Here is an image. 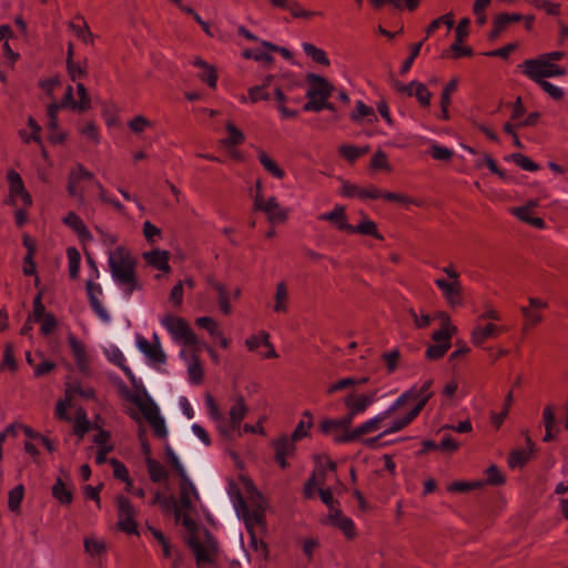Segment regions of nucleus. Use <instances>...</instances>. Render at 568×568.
Returning a JSON list of instances; mask_svg holds the SVG:
<instances>
[{
  "instance_id": "44",
  "label": "nucleus",
  "mask_w": 568,
  "mask_h": 568,
  "mask_svg": "<svg viewBox=\"0 0 568 568\" xmlns=\"http://www.w3.org/2000/svg\"><path fill=\"white\" fill-rule=\"evenodd\" d=\"M179 489H180V498H179L180 508H182L184 510L191 509L192 508L191 495H194L195 497H197V490H196L194 484L190 483L187 486L179 485Z\"/></svg>"
},
{
  "instance_id": "32",
  "label": "nucleus",
  "mask_w": 568,
  "mask_h": 568,
  "mask_svg": "<svg viewBox=\"0 0 568 568\" xmlns=\"http://www.w3.org/2000/svg\"><path fill=\"white\" fill-rule=\"evenodd\" d=\"M464 42L454 41L447 50H444L440 53L442 59L452 58L454 60L464 58V57H473L474 50L468 45H463Z\"/></svg>"
},
{
  "instance_id": "3",
  "label": "nucleus",
  "mask_w": 568,
  "mask_h": 568,
  "mask_svg": "<svg viewBox=\"0 0 568 568\" xmlns=\"http://www.w3.org/2000/svg\"><path fill=\"white\" fill-rule=\"evenodd\" d=\"M518 68L521 69V72L528 79L537 78L540 80L567 74L565 67L544 60H525L523 63L518 64Z\"/></svg>"
},
{
  "instance_id": "18",
  "label": "nucleus",
  "mask_w": 568,
  "mask_h": 568,
  "mask_svg": "<svg viewBox=\"0 0 568 568\" xmlns=\"http://www.w3.org/2000/svg\"><path fill=\"white\" fill-rule=\"evenodd\" d=\"M143 258L155 270L162 271L164 273L171 272V266L169 264V251L154 248L152 251L144 252Z\"/></svg>"
},
{
  "instance_id": "54",
  "label": "nucleus",
  "mask_w": 568,
  "mask_h": 568,
  "mask_svg": "<svg viewBox=\"0 0 568 568\" xmlns=\"http://www.w3.org/2000/svg\"><path fill=\"white\" fill-rule=\"evenodd\" d=\"M452 347V344L447 343H436L433 345H429L426 349L425 356L429 361H438L443 358L448 349Z\"/></svg>"
},
{
  "instance_id": "47",
  "label": "nucleus",
  "mask_w": 568,
  "mask_h": 568,
  "mask_svg": "<svg viewBox=\"0 0 568 568\" xmlns=\"http://www.w3.org/2000/svg\"><path fill=\"white\" fill-rule=\"evenodd\" d=\"M287 296H288V293H287V287H286L285 282L277 283L276 293H275V305H274V311L276 313H281V312L285 313L287 311V305H286Z\"/></svg>"
},
{
  "instance_id": "34",
  "label": "nucleus",
  "mask_w": 568,
  "mask_h": 568,
  "mask_svg": "<svg viewBox=\"0 0 568 568\" xmlns=\"http://www.w3.org/2000/svg\"><path fill=\"white\" fill-rule=\"evenodd\" d=\"M532 458V454L526 449H513L507 458L510 469L523 468Z\"/></svg>"
},
{
  "instance_id": "52",
  "label": "nucleus",
  "mask_w": 568,
  "mask_h": 568,
  "mask_svg": "<svg viewBox=\"0 0 568 568\" xmlns=\"http://www.w3.org/2000/svg\"><path fill=\"white\" fill-rule=\"evenodd\" d=\"M530 80L537 83L550 98H552L556 101L561 100L565 95V92L560 88L556 87L555 84L548 82L545 79L539 80L535 78Z\"/></svg>"
},
{
  "instance_id": "12",
  "label": "nucleus",
  "mask_w": 568,
  "mask_h": 568,
  "mask_svg": "<svg viewBox=\"0 0 568 568\" xmlns=\"http://www.w3.org/2000/svg\"><path fill=\"white\" fill-rule=\"evenodd\" d=\"M377 390L357 394L352 392L343 398L347 409H353L357 415L364 413L374 402Z\"/></svg>"
},
{
  "instance_id": "61",
  "label": "nucleus",
  "mask_w": 568,
  "mask_h": 568,
  "mask_svg": "<svg viewBox=\"0 0 568 568\" xmlns=\"http://www.w3.org/2000/svg\"><path fill=\"white\" fill-rule=\"evenodd\" d=\"M413 95H415L422 106L427 108L430 105L433 93L424 83L417 82Z\"/></svg>"
},
{
  "instance_id": "4",
  "label": "nucleus",
  "mask_w": 568,
  "mask_h": 568,
  "mask_svg": "<svg viewBox=\"0 0 568 568\" xmlns=\"http://www.w3.org/2000/svg\"><path fill=\"white\" fill-rule=\"evenodd\" d=\"M118 517L116 527L119 530L128 534L139 536L138 523L134 519L135 509L130 499L123 495L116 497Z\"/></svg>"
},
{
  "instance_id": "2",
  "label": "nucleus",
  "mask_w": 568,
  "mask_h": 568,
  "mask_svg": "<svg viewBox=\"0 0 568 568\" xmlns=\"http://www.w3.org/2000/svg\"><path fill=\"white\" fill-rule=\"evenodd\" d=\"M142 395H133L131 402L141 410L144 418L152 426L154 435L159 438H165L168 435L164 418L160 415V409L155 402L150 397L146 389L141 387Z\"/></svg>"
},
{
  "instance_id": "48",
  "label": "nucleus",
  "mask_w": 568,
  "mask_h": 568,
  "mask_svg": "<svg viewBox=\"0 0 568 568\" xmlns=\"http://www.w3.org/2000/svg\"><path fill=\"white\" fill-rule=\"evenodd\" d=\"M457 333L456 326H442L438 331H434L432 334V339L436 343H447L452 344L453 336Z\"/></svg>"
},
{
  "instance_id": "29",
  "label": "nucleus",
  "mask_w": 568,
  "mask_h": 568,
  "mask_svg": "<svg viewBox=\"0 0 568 568\" xmlns=\"http://www.w3.org/2000/svg\"><path fill=\"white\" fill-rule=\"evenodd\" d=\"M18 369L19 364L14 357V346L11 342H8L4 344L2 359L0 361V372L17 373Z\"/></svg>"
},
{
  "instance_id": "23",
  "label": "nucleus",
  "mask_w": 568,
  "mask_h": 568,
  "mask_svg": "<svg viewBox=\"0 0 568 568\" xmlns=\"http://www.w3.org/2000/svg\"><path fill=\"white\" fill-rule=\"evenodd\" d=\"M211 287L217 293V302L223 314L229 315L232 312L230 295L223 283L216 282L213 277L207 278Z\"/></svg>"
},
{
  "instance_id": "62",
  "label": "nucleus",
  "mask_w": 568,
  "mask_h": 568,
  "mask_svg": "<svg viewBox=\"0 0 568 568\" xmlns=\"http://www.w3.org/2000/svg\"><path fill=\"white\" fill-rule=\"evenodd\" d=\"M491 0H475L473 12L476 16L478 26H484L487 22L486 9L490 6Z\"/></svg>"
},
{
  "instance_id": "27",
  "label": "nucleus",
  "mask_w": 568,
  "mask_h": 568,
  "mask_svg": "<svg viewBox=\"0 0 568 568\" xmlns=\"http://www.w3.org/2000/svg\"><path fill=\"white\" fill-rule=\"evenodd\" d=\"M105 354L110 362L119 366L125 376L131 381V383H135V376L130 369L129 366L125 365V358L121 349L116 346H112L110 349L105 351Z\"/></svg>"
},
{
  "instance_id": "40",
  "label": "nucleus",
  "mask_w": 568,
  "mask_h": 568,
  "mask_svg": "<svg viewBox=\"0 0 568 568\" xmlns=\"http://www.w3.org/2000/svg\"><path fill=\"white\" fill-rule=\"evenodd\" d=\"M274 99L277 102V109L283 118L291 119L298 115L297 110L286 108L285 103L287 102V97L280 87H276L274 90Z\"/></svg>"
},
{
  "instance_id": "63",
  "label": "nucleus",
  "mask_w": 568,
  "mask_h": 568,
  "mask_svg": "<svg viewBox=\"0 0 568 568\" xmlns=\"http://www.w3.org/2000/svg\"><path fill=\"white\" fill-rule=\"evenodd\" d=\"M69 28L74 31V33L77 34V37L79 39H81L84 43H93V40H94V36L93 33L91 32L88 23L85 21H83V26L80 27V26H77L74 24L73 22H69Z\"/></svg>"
},
{
  "instance_id": "50",
  "label": "nucleus",
  "mask_w": 568,
  "mask_h": 568,
  "mask_svg": "<svg viewBox=\"0 0 568 568\" xmlns=\"http://www.w3.org/2000/svg\"><path fill=\"white\" fill-rule=\"evenodd\" d=\"M322 110L336 111L335 105L328 101V98L318 99V101H307L303 105L305 112H321Z\"/></svg>"
},
{
  "instance_id": "24",
  "label": "nucleus",
  "mask_w": 568,
  "mask_h": 568,
  "mask_svg": "<svg viewBox=\"0 0 568 568\" xmlns=\"http://www.w3.org/2000/svg\"><path fill=\"white\" fill-rule=\"evenodd\" d=\"M365 118L367 119V123L377 121L374 109L359 100L356 102L355 110L349 114V119L352 122L361 124Z\"/></svg>"
},
{
  "instance_id": "13",
  "label": "nucleus",
  "mask_w": 568,
  "mask_h": 568,
  "mask_svg": "<svg viewBox=\"0 0 568 568\" xmlns=\"http://www.w3.org/2000/svg\"><path fill=\"white\" fill-rule=\"evenodd\" d=\"M435 284L439 290H442L445 298L452 307L463 305V286L459 281L448 282L445 278H437L435 280Z\"/></svg>"
},
{
  "instance_id": "5",
  "label": "nucleus",
  "mask_w": 568,
  "mask_h": 568,
  "mask_svg": "<svg viewBox=\"0 0 568 568\" xmlns=\"http://www.w3.org/2000/svg\"><path fill=\"white\" fill-rule=\"evenodd\" d=\"M162 323L175 339H183L185 345L194 346L199 343L196 334L183 317L166 315Z\"/></svg>"
},
{
  "instance_id": "16",
  "label": "nucleus",
  "mask_w": 568,
  "mask_h": 568,
  "mask_svg": "<svg viewBox=\"0 0 568 568\" xmlns=\"http://www.w3.org/2000/svg\"><path fill=\"white\" fill-rule=\"evenodd\" d=\"M68 343L74 356L78 369L87 374L89 372V361L84 344L79 341L72 333L68 335Z\"/></svg>"
},
{
  "instance_id": "20",
  "label": "nucleus",
  "mask_w": 568,
  "mask_h": 568,
  "mask_svg": "<svg viewBox=\"0 0 568 568\" xmlns=\"http://www.w3.org/2000/svg\"><path fill=\"white\" fill-rule=\"evenodd\" d=\"M342 189L341 194L345 197H358L361 200H377L378 194L375 190H372V186L368 189H361L356 184H352L346 180H342Z\"/></svg>"
},
{
  "instance_id": "30",
  "label": "nucleus",
  "mask_w": 568,
  "mask_h": 568,
  "mask_svg": "<svg viewBox=\"0 0 568 568\" xmlns=\"http://www.w3.org/2000/svg\"><path fill=\"white\" fill-rule=\"evenodd\" d=\"M7 181L9 184V196L11 197V200L7 201V203L14 205L16 201L13 199L17 197V193L24 191L26 186L21 175L14 170L8 171Z\"/></svg>"
},
{
  "instance_id": "25",
  "label": "nucleus",
  "mask_w": 568,
  "mask_h": 568,
  "mask_svg": "<svg viewBox=\"0 0 568 568\" xmlns=\"http://www.w3.org/2000/svg\"><path fill=\"white\" fill-rule=\"evenodd\" d=\"M52 497L61 505L69 506L73 500V491L65 486L61 477H58L51 488Z\"/></svg>"
},
{
  "instance_id": "43",
  "label": "nucleus",
  "mask_w": 568,
  "mask_h": 568,
  "mask_svg": "<svg viewBox=\"0 0 568 568\" xmlns=\"http://www.w3.org/2000/svg\"><path fill=\"white\" fill-rule=\"evenodd\" d=\"M506 161H513L516 165L525 171L535 172L540 169L539 164L523 153H511L505 158Z\"/></svg>"
},
{
  "instance_id": "36",
  "label": "nucleus",
  "mask_w": 568,
  "mask_h": 568,
  "mask_svg": "<svg viewBox=\"0 0 568 568\" xmlns=\"http://www.w3.org/2000/svg\"><path fill=\"white\" fill-rule=\"evenodd\" d=\"M257 159L263 168L271 173L273 176L277 179H283L285 176V172L282 168L277 165V163L268 156V154L262 150H257Z\"/></svg>"
},
{
  "instance_id": "26",
  "label": "nucleus",
  "mask_w": 568,
  "mask_h": 568,
  "mask_svg": "<svg viewBox=\"0 0 568 568\" xmlns=\"http://www.w3.org/2000/svg\"><path fill=\"white\" fill-rule=\"evenodd\" d=\"M93 287L94 283L91 280L88 281L85 288L90 306L102 322L109 323L111 321V316L108 313V311L103 307L99 298L94 295Z\"/></svg>"
},
{
  "instance_id": "64",
  "label": "nucleus",
  "mask_w": 568,
  "mask_h": 568,
  "mask_svg": "<svg viewBox=\"0 0 568 568\" xmlns=\"http://www.w3.org/2000/svg\"><path fill=\"white\" fill-rule=\"evenodd\" d=\"M84 550L91 557L100 556L106 551V545L104 541L85 538L84 539Z\"/></svg>"
},
{
  "instance_id": "53",
  "label": "nucleus",
  "mask_w": 568,
  "mask_h": 568,
  "mask_svg": "<svg viewBox=\"0 0 568 568\" xmlns=\"http://www.w3.org/2000/svg\"><path fill=\"white\" fill-rule=\"evenodd\" d=\"M280 209V204L275 196H271L267 201H264L263 195L254 197V211H262L264 213H271V211Z\"/></svg>"
},
{
  "instance_id": "31",
  "label": "nucleus",
  "mask_w": 568,
  "mask_h": 568,
  "mask_svg": "<svg viewBox=\"0 0 568 568\" xmlns=\"http://www.w3.org/2000/svg\"><path fill=\"white\" fill-rule=\"evenodd\" d=\"M225 129L227 131V138L223 139L221 142L226 149L244 143L245 134L236 128L232 121L226 122Z\"/></svg>"
},
{
  "instance_id": "41",
  "label": "nucleus",
  "mask_w": 568,
  "mask_h": 568,
  "mask_svg": "<svg viewBox=\"0 0 568 568\" xmlns=\"http://www.w3.org/2000/svg\"><path fill=\"white\" fill-rule=\"evenodd\" d=\"M24 497V486L22 484L13 487L8 494V508L12 513H19Z\"/></svg>"
},
{
  "instance_id": "19",
  "label": "nucleus",
  "mask_w": 568,
  "mask_h": 568,
  "mask_svg": "<svg viewBox=\"0 0 568 568\" xmlns=\"http://www.w3.org/2000/svg\"><path fill=\"white\" fill-rule=\"evenodd\" d=\"M362 221L357 225H351L348 234H362L372 236L378 241H384V235L378 231L374 221L369 220L367 215L361 211Z\"/></svg>"
},
{
  "instance_id": "45",
  "label": "nucleus",
  "mask_w": 568,
  "mask_h": 568,
  "mask_svg": "<svg viewBox=\"0 0 568 568\" xmlns=\"http://www.w3.org/2000/svg\"><path fill=\"white\" fill-rule=\"evenodd\" d=\"M67 256L69 262V276L71 280L79 277L81 255L77 247L70 246L67 248Z\"/></svg>"
},
{
  "instance_id": "8",
  "label": "nucleus",
  "mask_w": 568,
  "mask_h": 568,
  "mask_svg": "<svg viewBox=\"0 0 568 568\" xmlns=\"http://www.w3.org/2000/svg\"><path fill=\"white\" fill-rule=\"evenodd\" d=\"M305 80L310 84L305 94L308 101H318V99L329 98L335 90L333 83L323 75L310 72L305 75Z\"/></svg>"
},
{
  "instance_id": "6",
  "label": "nucleus",
  "mask_w": 568,
  "mask_h": 568,
  "mask_svg": "<svg viewBox=\"0 0 568 568\" xmlns=\"http://www.w3.org/2000/svg\"><path fill=\"white\" fill-rule=\"evenodd\" d=\"M236 515L243 519L246 530H255L256 525L265 524V507L260 501H254L251 511L244 497L240 495L236 505Z\"/></svg>"
},
{
  "instance_id": "39",
  "label": "nucleus",
  "mask_w": 568,
  "mask_h": 568,
  "mask_svg": "<svg viewBox=\"0 0 568 568\" xmlns=\"http://www.w3.org/2000/svg\"><path fill=\"white\" fill-rule=\"evenodd\" d=\"M287 11L295 19H312L314 17L323 16L321 11H311L304 9L297 0H291L287 6Z\"/></svg>"
},
{
  "instance_id": "49",
  "label": "nucleus",
  "mask_w": 568,
  "mask_h": 568,
  "mask_svg": "<svg viewBox=\"0 0 568 568\" xmlns=\"http://www.w3.org/2000/svg\"><path fill=\"white\" fill-rule=\"evenodd\" d=\"M446 24L448 30H450L454 27V14L452 12L445 13L440 16L439 18L433 20L427 29H426V38L425 40L434 33L442 24Z\"/></svg>"
},
{
  "instance_id": "17",
  "label": "nucleus",
  "mask_w": 568,
  "mask_h": 568,
  "mask_svg": "<svg viewBox=\"0 0 568 568\" xmlns=\"http://www.w3.org/2000/svg\"><path fill=\"white\" fill-rule=\"evenodd\" d=\"M318 219L322 221L331 222L332 224L335 225V227L338 231L346 232V233L349 232V229L352 225L347 222L345 206L338 205V204L335 205V207L331 212L321 214L318 216Z\"/></svg>"
},
{
  "instance_id": "42",
  "label": "nucleus",
  "mask_w": 568,
  "mask_h": 568,
  "mask_svg": "<svg viewBox=\"0 0 568 568\" xmlns=\"http://www.w3.org/2000/svg\"><path fill=\"white\" fill-rule=\"evenodd\" d=\"M65 398L68 402H71L73 394H78L84 398L93 399L95 398V390L92 387L82 388L80 382H75L74 384H67L65 387Z\"/></svg>"
},
{
  "instance_id": "60",
  "label": "nucleus",
  "mask_w": 568,
  "mask_h": 568,
  "mask_svg": "<svg viewBox=\"0 0 568 568\" xmlns=\"http://www.w3.org/2000/svg\"><path fill=\"white\" fill-rule=\"evenodd\" d=\"M423 43H424V41H419V42H417V43H413V44L410 45V53H409V55L404 60V62L402 63V67H400V69H399V73H400L402 75L406 74V73L410 70V68H412V65H413V63H414V60L417 58V55H418V54H419V52H420V49H422V47H423Z\"/></svg>"
},
{
  "instance_id": "10",
  "label": "nucleus",
  "mask_w": 568,
  "mask_h": 568,
  "mask_svg": "<svg viewBox=\"0 0 568 568\" xmlns=\"http://www.w3.org/2000/svg\"><path fill=\"white\" fill-rule=\"evenodd\" d=\"M323 524L339 529L348 540L354 539L357 535L354 521L352 518L345 516L341 509H335L334 513H329Z\"/></svg>"
},
{
  "instance_id": "7",
  "label": "nucleus",
  "mask_w": 568,
  "mask_h": 568,
  "mask_svg": "<svg viewBox=\"0 0 568 568\" xmlns=\"http://www.w3.org/2000/svg\"><path fill=\"white\" fill-rule=\"evenodd\" d=\"M388 416H384L383 413L378 414L377 416L366 420L362 425L357 426L356 428L352 429L351 432H344L343 434H336L334 436V442L336 444H346V443H353L358 440L363 435L375 432L379 429L381 424L387 418Z\"/></svg>"
},
{
  "instance_id": "51",
  "label": "nucleus",
  "mask_w": 568,
  "mask_h": 568,
  "mask_svg": "<svg viewBox=\"0 0 568 568\" xmlns=\"http://www.w3.org/2000/svg\"><path fill=\"white\" fill-rule=\"evenodd\" d=\"M28 126L31 129V135L29 138H27L26 133L20 131V136L22 138V140L26 143H29L32 140L37 144L42 145V138L40 134L42 129L33 116H29Z\"/></svg>"
},
{
  "instance_id": "1",
  "label": "nucleus",
  "mask_w": 568,
  "mask_h": 568,
  "mask_svg": "<svg viewBox=\"0 0 568 568\" xmlns=\"http://www.w3.org/2000/svg\"><path fill=\"white\" fill-rule=\"evenodd\" d=\"M109 267L114 281L123 286L126 296L142 290L136 277V261L125 246L120 245L109 254Z\"/></svg>"
},
{
  "instance_id": "57",
  "label": "nucleus",
  "mask_w": 568,
  "mask_h": 568,
  "mask_svg": "<svg viewBox=\"0 0 568 568\" xmlns=\"http://www.w3.org/2000/svg\"><path fill=\"white\" fill-rule=\"evenodd\" d=\"M242 57L246 60H254V61H257V62H264L268 65L273 64L274 63V58L273 55H271L268 52H264V51H256V50H253V49H245L243 50L242 52Z\"/></svg>"
},
{
  "instance_id": "58",
  "label": "nucleus",
  "mask_w": 568,
  "mask_h": 568,
  "mask_svg": "<svg viewBox=\"0 0 568 568\" xmlns=\"http://www.w3.org/2000/svg\"><path fill=\"white\" fill-rule=\"evenodd\" d=\"M371 169L374 171H377V170L390 171L392 170V166L387 159V154L382 149H378L374 153V155L371 160Z\"/></svg>"
},
{
  "instance_id": "28",
  "label": "nucleus",
  "mask_w": 568,
  "mask_h": 568,
  "mask_svg": "<svg viewBox=\"0 0 568 568\" xmlns=\"http://www.w3.org/2000/svg\"><path fill=\"white\" fill-rule=\"evenodd\" d=\"M148 473L152 483H162L169 479V473L165 467L152 457L145 458Z\"/></svg>"
},
{
  "instance_id": "15",
  "label": "nucleus",
  "mask_w": 568,
  "mask_h": 568,
  "mask_svg": "<svg viewBox=\"0 0 568 568\" xmlns=\"http://www.w3.org/2000/svg\"><path fill=\"white\" fill-rule=\"evenodd\" d=\"M154 338L155 343H150L144 337L139 336L136 343L138 347L150 361L163 364L166 361V355L163 352L156 335Z\"/></svg>"
},
{
  "instance_id": "37",
  "label": "nucleus",
  "mask_w": 568,
  "mask_h": 568,
  "mask_svg": "<svg viewBox=\"0 0 568 568\" xmlns=\"http://www.w3.org/2000/svg\"><path fill=\"white\" fill-rule=\"evenodd\" d=\"M159 504L164 511L174 510L176 518L180 517L181 509L178 507L175 497L173 495L165 496L160 491L155 493L154 498L152 500V505Z\"/></svg>"
},
{
  "instance_id": "55",
  "label": "nucleus",
  "mask_w": 568,
  "mask_h": 568,
  "mask_svg": "<svg viewBox=\"0 0 568 568\" xmlns=\"http://www.w3.org/2000/svg\"><path fill=\"white\" fill-rule=\"evenodd\" d=\"M484 163L485 165L489 169V171L494 174H496L500 180L505 181V182H514L515 181V178L511 176V175H508L504 170H501L495 159L490 155V154H485L484 155Z\"/></svg>"
},
{
  "instance_id": "11",
  "label": "nucleus",
  "mask_w": 568,
  "mask_h": 568,
  "mask_svg": "<svg viewBox=\"0 0 568 568\" xmlns=\"http://www.w3.org/2000/svg\"><path fill=\"white\" fill-rule=\"evenodd\" d=\"M294 440L286 435H283L272 442V445L275 449V460L282 469H286L288 467V463L286 460L287 457H292L296 452Z\"/></svg>"
},
{
  "instance_id": "35",
  "label": "nucleus",
  "mask_w": 568,
  "mask_h": 568,
  "mask_svg": "<svg viewBox=\"0 0 568 568\" xmlns=\"http://www.w3.org/2000/svg\"><path fill=\"white\" fill-rule=\"evenodd\" d=\"M304 53L311 58L315 63L328 67L331 64L329 59L327 58L326 52L317 48L315 44L310 42H304L302 44Z\"/></svg>"
},
{
  "instance_id": "46",
  "label": "nucleus",
  "mask_w": 568,
  "mask_h": 568,
  "mask_svg": "<svg viewBox=\"0 0 568 568\" xmlns=\"http://www.w3.org/2000/svg\"><path fill=\"white\" fill-rule=\"evenodd\" d=\"M68 75L72 81L82 79L88 75V61L84 59L83 63L73 61H65Z\"/></svg>"
},
{
  "instance_id": "59",
  "label": "nucleus",
  "mask_w": 568,
  "mask_h": 568,
  "mask_svg": "<svg viewBox=\"0 0 568 568\" xmlns=\"http://www.w3.org/2000/svg\"><path fill=\"white\" fill-rule=\"evenodd\" d=\"M487 478L486 484L491 486H501L506 483V477L496 465H490L485 470Z\"/></svg>"
},
{
  "instance_id": "21",
  "label": "nucleus",
  "mask_w": 568,
  "mask_h": 568,
  "mask_svg": "<svg viewBox=\"0 0 568 568\" xmlns=\"http://www.w3.org/2000/svg\"><path fill=\"white\" fill-rule=\"evenodd\" d=\"M62 222L65 225H68L72 231H74L81 241H89L92 239L89 229L84 224L83 220L75 212H69L62 219Z\"/></svg>"
},
{
  "instance_id": "38",
  "label": "nucleus",
  "mask_w": 568,
  "mask_h": 568,
  "mask_svg": "<svg viewBox=\"0 0 568 568\" xmlns=\"http://www.w3.org/2000/svg\"><path fill=\"white\" fill-rule=\"evenodd\" d=\"M190 383L200 385L204 379V369L201 364L200 357L196 354L192 355V362L187 367Z\"/></svg>"
},
{
  "instance_id": "56",
  "label": "nucleus",
  "mask_w": 568,
  "mask_h": 568,
  "mask_svg": "<svg viewBox=\"0 0 568 568\" xmlns=\"http://www.w3.org/2000/svg\"><path fill=\"white\" fill-rule=\"evenodd\" d=\"M77 93L79 100L77 101V110L79 112H85L91 109V98L88 93L85 85L81 82L77 83Z\"/></svg>"
},
{
  "instance_id": "33",
  "label": "nucleus",
  "mask_w": 568,
  "mask_h": 568,
  "mask_svg": "<svg viewBox=\"0 0 568 568\" xmlns=\"http://www.w3.org/2000/svg\"><path fill=\"white\" fill-rule=\"evenodd\" d=\"M90 429L91 422L88 419L87 410L83 407H78L73 424V434L78 436L79 439H82Z\"/></svg>"
},
{
  "instance_id": "9",
  "label": "nucleus",
  "mask_w": 568,
  "mask_h": 568,
  "mask_svg": "<svg viewBox=\"0 0 568 568\" xmlns=\"http://www.w3.org/2000/svg\"><path fill=\"white\" fill-rule=\"evenodd\" d=\"M182 525L190 532V537L187 539L189 547L194 551L197 564L201 561L210 562L211 557L209 552L202 546L199 537L196 536L197 525L195 520H193L189 515H184Z\"/></svg>"
},
{
  "instance_id": "22",
  "label": "nucleus",
  "mask_w": 568,
  "mask_h": 568,
  "mask_svg": "<svg viewBox=\"0 0 568 568\" xmlns=\"http://www.w3.org/2000/svg\"><path fill=\"white\" fill-rule=\"evenodd\" d=\"M247 412H248V407L245 404V399H244L243 395L236 396L235 402L230 409V423H231V427L233 429H236L240 427L241 422L244 419Z\"/></svg>"
},
{
  "instance_id": "14",
  "label": "nucleus",
  "mask_w": 568,
  "mask_h": 568,
  "mask_svg": "<svg viewBox=\"0 0 568 568\" xmlns=\"http://www.w3.org/2000/svg\"><path fill=\"white\" fill-rule=\"evenodd\" d=\"M506 331V327L497 326L493 323H488L485 326L477 325L471 331L470 339L475 346H481L488 338L498 337Z\"/></svg>"
}]
</instances>
